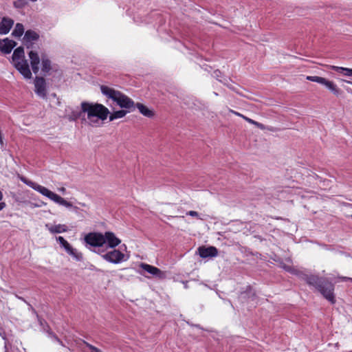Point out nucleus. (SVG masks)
I'll list each match as a JSON object with an SVG mask.
<instances>
[{
  "mask_svg": "<svg viewBox=\"0 0 352 352\" xmlns=\"http://www.w3.org/2000/svg\"><path fill=\"white\" fill-rule=\"evenodd\" d=\"M81 109L80 111H73L70 115L71 120H76L82 118V121L86 122L87 119L90 125L98 124L99 120H104L110 113L109 109L102 104L91 103L88 102H82L80 104Z\"/></svg>",
  "mask_w": 352,
  "mask_h": 352,
  "instance_id": "1",
  "label": "nucleus"
},
{
  "mask_svg": "<svg viewBox=\"0 0 352 352\" xmlns=\"http://www.w3.org/2000/svg\"><path fill=\"white\" fill-rule=\"evenodd\" d=\"M302 278L308 285L314 287L331 304L336 302L333 293L334 285L327 278L307 274H302Z\"/></svg>",
  "mask_w": 352,
  "mask_h": 352,
  "instance_id": "2",
  "label": "nucleus"
},
{
  "mask_svg": "<svg viewBox=\"0 0 352 352\" xmlns=\"http://www.w3.org/2000/svg\"><path fill=\"white\" fill-rule=\"evenodd\" d=\"M100 91L103 95L116 102L120 107L135 109L134 101L121 91L106 85H101Z\"/></svg>",
  "mask_w": 352,
  "mask_h": 352,
  "instance_id": "3",
  "label": "nucleus"
},
{
  "mask_svg": "<svg viewBox=\"0 0 352 352\" xmlns=\"http://www.w3.org/2000/svg\"><path fill=\"white\" fill-rule=\"evenodd\" d=\"M19 178L22 182L25 184L27 186L40 192L41 195L47 197V198L52 200L55 203L65 206L66 208L72 207V204L71 202L67 201V200H65L58 195L52 192L47 188L28 179V178L23 175H19Z\"/></svg>",
  "mask_w": 352,
  "mask_h": 352,
  "instance_id": "4",
  "label": "nucleus"
},
{
  "mask_svg": "<svg viewBox=\"0 0 352 352\" xmlns=\"http://www.w3.org/2000/svg\"><path fill=\"white\" fill-rule=\"evenodd\" d=\"M85 241L91 247L98 248V250H94V252L99 254L104 252V250L100 248L104 244V234L100 232L88 233L85 236Z\"/></svg>",
  "mask_w": 352,
  "mask_h": 352,
  "instance_id": "5",
  "label": "nucleus"
},
{
  "mask_svg": "<svg viewBox=\"0 0 352 352\" xmlns=\"http://www.w3.org/2000/svg\"><path fill=\"white\" fill-rule=\"evenodd\" d=\"M307 80L315 82H318L320 85H324L330 91H331L335 96H339L341 94V90L337 87V85L331 80L326 79L325 78L318 76H307Z\"/></svg>",
  "mask_w": 352,
  "mask_h": 352,
  "instance_id": "6",
  "label": "nucleus"
},
{
  "mask_svg": "<svg viewBox=\"0 0 352 352\" xmlns=\"http://www.w3.org/2000/svg\"><path fill=\"white\" fill-rule=\"evenodd\" d=\"M101 256L106 261L114 264H118L127 260L124 253L114 248L105 254H101Z\"/></svg>",
  "mask_w": 352,
  "mask_h": 352,
  "instance_id": "7",
  "label": "nucleus"
},
{
  "mask_svg": "<svg viewBox=\"0 0 352 352\" xmlns=\"http://www.w3.org/2000/svg\"><path fill=\"white\" fill-rule=\"evenodd\" d=\"M35 93L41 98L47 96L46 81L42 76H36L34 79Z\"/></svg>",
  "mask_w": 352,
  "mask_h": 352,
  "instance_id": "8",
  "label": "nucleus"
},
{
  "mask_svg": "<svg viewBox=\"0 0 352 352\" xmlns=\"http://www.w3.org/2000/svg\"><path fill=\"white\" fill-rule=\"evenodd\" d=\"M13 65L25 78L30 79L32 78V72L30 69L27 60L22 59L21 62H16Z\"/></svg>",
  "mask_w": 352,
  "mask_h": 352,
  "instance_id": "9",
  "label": "nucleus"
},
{
  "mask_svg": "<svg viewBox=\"0 0 352 352\" xmlns=\"http://www.w3.org/2000/svg\"><path fill=\"white\" fill-rule=\"evenodd\" d=\"M140 267L155 277L159 278L160 279L164 278L166 277L165 272H162L161 270L155 266L142 263L140 264Z\"/></svg>",
  "mask_w": 352,
  "mask_h": 352,
  "instance_id": "10",
  "label": "nucleus"
},
{
  "mask_svg": "<svg viewBox=\"0 0 352 352\" xmlns=\"http://www.w3.org/2000/svg\"><path fill=\"white\" fill-rule=\"evenodd\" d=\"M104 244L107 243V247L111 249L115 248L121 243V240L113 232L109 231L104 232Z\"/></svg>",
  "mask_w": 352,
  "mask_h": 352,
  "instance_id": "11",
  "label": "nucleus"
},
{
  "mask_svg": "<svg viewBox=\"0 0 352 352\" xmlns=\"http://www.w3.org/2000/svg\"><path fill=\"white\" fill-rule=\"evenodd\" d=\"M39 35L35 31L28 30L25 32L23 36V42L26 45L27 48H32L33 46V41L38 40Z\"/></svg>",
  "mask_w": 352,
  "mask_h": 352,
  "instance_id": "12",
  "label": "nucleus"
},
{
  "mask_svg": "<svg viewBox=\"0 0 352 352\" xmlns=\"http://www.w3.org/2000/svg\"><path fill=\"white\" fill-rule=\"evenodd\" d=\"M199 255L200 257L206 258L208 257H214L218 254V250L215 247H199L198 248Z\"/></svg>",
  "mask_w": 352,
  "mask_h": 352,
  "instance_id": "13",
  "label": "nucleus"
},
{
  "mask_svg": "<svg viewBox=\"0 0 352 352\" xmlns=\"http://www.w3.org/2000/svg\"><path fill=\"white\" fill-rule=\"evenodd\" d=\"M16 45V43L8 38L0 39V51L6 54H10L12 49Z\"/></svg>",
  "mask_w": 352,
  "mask_h": 352,
  "instance_id": "14",
  "label": "nucleus"
},
{
  "mask_svg": "<svg viewBox=\"0 0 352 352\" xmlns=\"http://www.w3.org/2000/svg\"><path fill=\"white\" fill-rule=\"evenodd\" d=\"M30 59V65L33 72L36 74L39 71L40 58L36 52L30 51L28 54Z\"/></svg>",
  "mask_w": 352,
  "mask_h": 352,
  "instance_id": "15",
  "label": "nucleus"
},
{
  "mask_svg": "<svg viewBox=\"0 0 352 352\" xmlns=\"http://www.w3.org/2000/svg\"><path fill=\"white\" fill-rule=\"evenodd\" d=\"M14 21L8 17H3L0 23V34H6L11 30Z\"/></svg>",
  "mask_w": 352,
  "mask_h": 352,
  "instance_id": "16",
  "label": "nucleus"
},
{
  "mask_svg": "<svg viewBox=\"0 0 352 352\" xmlns=\"http://www.w3.org/2000/svg\"><path fill=\"white\" fill-rule=\"evenodd\" d=\"M20 59H25L24 49L21 46L14 50L12 56V62L15 64L16 62H21Z\"/></svg>",
  "mask_w": 352,
  "mask_h": 352,
  "instance_id": "17",
  "label": "nucleus"
},
{
  "mask_svg": "<svg viewBox=\"0 0 352 352\" xmlns=\"http://www.w3.org/2000/svg\"><path fill=\"white\" fill-rule=\"evenodd\" d=\"M45 227L52 234L62 233L67 232L68 230L67 226L64 224H58L55 226L46 224Z\"/></svg>",
  "mask_w": 352,
  "mask_h": 352,
  "instance_id": "18",
  "label": "nucleus"
},
{
  "mask_svg": "<svg viewBox=\"0 0 352 352\" xmlns=\"http://www.w3.org/2000/svg\"><path fill=\"white\" fill-rule=\"evenodd\" d=\"M42 61V72L46 76L52 69L51 60L45 55L41 56Z\"/></svg>",
  "mask_w": 352,
  "mask_h": 352,
  "instance_id": "19",
  "label": "nucleus"
},
{
  "mask_svg": "<svg viewBox=\"0 0 352 352\" xmlns=\"http://www.w3.org/2000/svg\"><path fill=\"white\" fill-rule=\"evenodd\" d=\"M137 107L139 110V111L144 116L148 118H151L153 116L154 113L153 111L148 109L146 106H144L142 103H137L135 105V108Z\"/></svg>",
  "mask_w": 352,
  "mask_h": 352,
  "instance_id": "20",
  "label": "nucleus"
},
{
  "mask_svg": "<svg viewBox=\"0 0 352 352\" xmlns=\"http://www.w3.org/2000/svg\"><path fill=\"white\" fill-rule=\"evenodd\" d=\"M56 241L65 250L67 254L69 252H72V250L73 249L72 246L63 236H60L56 237Z\"/></svg>",
  "mask_w": 352,
  "mask_h": 352,
  "instance_id": "21",
  "label": "nucleus"
},
{
  "mask_svg": "<svg viewBox=\"0 0 352 352\" xmlns=\"http://www.w3.org/2000/svg\"><path fill=\"white\" fill-rule=\"evenodd\" d=\"M24 33V27L22 23H17L15 25L12 35L14 37H21Z\"/></svg>",
  "mask_w": 352,
  "mask_h": 352,
  "instance_id": "22",
  "label": "nucleus"
},
{
  "mask_svg": "<svg viewBox=\"0 0 352 352\" xmlns=\"http://www.w3.org/2000/svg\"><path fill=\"white\" fill-rule=\"evenodd\" d=\"M127 111L126 110H118L113 112L110 114L109 120L113 121L116 119L122 118L126 116Z\"/></svg>",
  "mask_w": 352,
  "mask_h": 352,
  "instance_id": "23",
  "label": "nucleus"
},
{
  "mask_svg": "<svg viewBox=\"0 0 352 352\" xmlns=\"http://www.w3.org/2000/svg\"><path fill=\"white\" fill-rule=\"evenodd\" d=\"M212 76L214 78H215L219 82H221L223 83L225 85L229 87V85H228V79H227V78L221 79L222 73H221V72L220 70H219V69L214 70L213 74H212Z\"/></svg>",
  "mask_w": 352,
  "mask_h": 352,
  "instance_id": "24",
  "label": "nucleus"
},
{
  "mask_svg": "<svg viewBox=\"0 0 352 352\" xmlns=\"http://www.w3.org/2000/svg\"><path fill=\"white\" fill-rule=\"evenodd\" d=\"M243 294L245 295V296H247L248 298H252V300H254L256 297V292L251 286H248L245 292Z\"/></svg>",
  "mask_w": 352,
  "mask_h": 352,
  "instance_id": "25",
  "label": "nucleus"
},
{
  "mask_svg": "<svg viewBox=\"0 0 352 352\" xmlns=\"http://www.w3.org/2000/svg\"><path fill=\"white\" fill-rule=\"evenodd\" d=\"M68 254H69L70 256H72V257H74L76 261H80L82 260L83 257H82V254L80 253V252H78L77 251V250L73 248L72 250V252H69L68 253Z\"/></svg>",
  "mask_w": 352,
  "mask_h": 352,
  "instance_id": "26",
  "label": "nucleus"
},
{
  "mask_svg": "<svg viewBox=\"0 0 352 352\" xmlns=\"http://www.w3.org/2000/svg\"><path fill=\"white\" fill-rule=\"evenodd\" d=\"M25 4L26 3L24 0H16L13 3L14 7L16 8H23Z\"/></svg>",
  "mask_w": 352,
  "mask_h": 352,
  "instance_id": "27",
  "label": "nucleus"
},
{
  "mask_svg": "<svg viewBox=\"0 0 352 352\" xmlns=\"http://www.w3.org/2000/svg\"><path fill=\"white\" fill-rule=\"evenodd\" d=\"M345 68L346 67H338V66H334V65H331V69L336 72H338V73H340V74H342L343 75L344 74V71H345Z\"/></svg>",
  "mask_w": 352,
  "mask_h": 352,
  "instance_id": "28",
  "label": "nucleus"
},
{
  "mask_svg": "<svg viewBox=\"0 0 352 352\" xmlns=\"http://www.w3.org/2000/svg\"><path fill=\"white\" fill-rule=\"evenodd\" d=\"M0 336L5 341V348H6L8 341L6 333L5 331H0Z\"/></svg>",
  "mask_w": 352,
  "mask_h": 352,
  "instance_id": "29",
  "label": "nucleus"
},
{
  "mask_svg": "<svg viewBox=\"0 0 352 352\" xmlns=\"http://www.w3.org/2000/svg\"><path fill=\"white\" fill-rule=\"evenodd\" d=\"M3 199V193L1 191H0V201ZM6 206V204L5 202L0 201V211L2 210Z\"/></svg>",
  "mask_w": 352,
  "mask_h": 352,
  "instance_id": "30",
  "label": "nucleus"
},
{
  "mask_svg": "<svg viewBox=\"0 0 352 352\" xmlns=\"http://www.w3.org/2000/svg\"><path fill=\"white\" fill-rule=\"evenodd\" d=\"M344 75L346 76H352V69L346 67Z\"/></svg>",
  "mask_w": 352,
  "mask_h": 352,
  "instance_id": "31",
  "label": "nucleus"
},
{
  "mask_svg": "<svg viewBox=\"0 0 352 352\" xmlns=\"http://www.w3.org/2000/svg\"><path fill=\"white\" fill-rule=\"evenodd\" d=\"M52 335V337L58 342L60 345L64 346L63 342L58 338V336L54 333H50Z\"/></svg>",
  "mask_w": 352,
  "mask_h": 352,
  "instance_id": "32",
  "label": "nucleus"
},
{
  "mask_svg": "<svg viewBox=\"0 0 352 352\" xmlns=\"http://www.w3.org/2000/svg\"><path fill=\"white\" fill-rule=\"evenodd\" d=\"M243 118L245 121H247L248 122H249V123H250V124H252L255 125V124H256V121H254V120H252V119H250V118H248V117H246V116H243Z\"/></svg>",
  "mask_w": 352,
  "mask_h": 352,
  "instance_id": "33",
  "label": "nucleus"
},
{
  "mask_svg": "<svg viewBox=\"0 0 352 352\" xmlns=\"http://www.w3.org/2000/svg\"><path fill=\"white\" fill-rule=\"evenodd\" d=\"M82 342L91 351V352H93V350L95 349L96 346L91 345V344L88 343L85 340H82Z\"/></svg>",
  "mask_w": 352,
  "mask_h": 352,
  "instance_id": "34",
  "label": "nucleus"
},
{
  "mask_svg": "<svg viewBox=\"0 0 352 352\" xmlns=\"http://www.w3.org/2000/svg\"><path fill=\"white\" fill-rule=\"evenodd\" d=\"M187 214L190 215V216H192V217H199L198 212H196V211H193V210H190V211L188 212Z\"/></svg>",
  "mask_w": 352,
  "mask_h": 352,
  "instance_id": "35",
  "label": "nucleus"
},
{
  "mask_svg": "<svg viewBox=\"0 0 352 352\" xmlns=\"http://www.w3.org/2000/svg\"><path fill=\"white\" fill-rule=\"evenodd\" d=\"M255 126H256L258 128H259L261 129H265V126L263 124H261L260 122H256Z\"/></svg>",
  "mask_w": 352,
  "mask_h": 352,
  "instance_id": "36",
  "label": "nucleus"
},
{
  "mask_svg": "<svg viewBox=\"0 0 352 352\" xmlns=\"http://www.w3.org/2000/svg\"><path fill=\"white\" fill-rule=\"evenodd\" d=\"M231 112H232V113H234V114H235V115H236V116H239V117H241V118H243V116H244L243 115L241 114L240 113L236 112V111H233V110H231Z\"/></svg>",
  "mask_w": 352,
  "mask_h": 352,
  "instance_id": "37",
  "label": "nucleus"
},
{
  "mask_svg": "<svg viewBox=\"0 0 352 352\" xmlns=\"http://www.w3.org/2000/svg\"><path fill=\"white\" fill-rule=\"evenodd\" d=\"M340 278H341L342 280H351V281H352V278H349V277L343 276V277H341Z\"/></svg>",
  "mask_w": 352,
  "mask_h": 352,
  "instance_id": "38",
  "label": "nucleus"
},
{
  "mask_svg": "<svg viewBox=\"0 0 352 352\" xmlns=\"http://www.w3.org/2000/svg\"><path fill=\"white\" fill-rule=\"evenodd\" d=\"M93 352H102V351L98 348L95 347V349L93 350Z\"/></svg>",
  "mask_w": 352,
  "mask_h": 352,
  "instance_id": "39",
  "label": "nucleus"
},
{
  "mask_svg": "<svg viewBox=\"0 0 352 352\" xmlns=\"http://www.w3.org/2000/svg\"><path fill=\"white\" fill-rule=\"evenodd\" d=\"M283 267H284V269H285V270H287V271H290V269H291V267H290L285 265Z\"/></svg>",
  "mask_w": 352,
  "mask_h": 352,
  "instance_id": "40",
  "label": "nucleus"
},
{
  "mask_svg": "<svg viewBox=\"0 0 352 352\" xmlns=\"http://www.w3.org/2000/svg\"><path fill=\"white\" fill-rule=\"evenodd\" d=\"M341 80L352 85V82L350 80H343V79H342Z\"/></svg>",
  "mask_w": 352,
  "mask_h": 352,
  "instance_id": "41",
  "label": "nucleus"
},
{
  "mask_svg": "<svg viewBox=\"0 0 352 352\" xmlns=\"http://www.w3.org/2000/svg\"><path fill=\"white\" fill-rule=\"evenodd\" d=\"M14 199L16 201H19V198H18V197H15Z\"/></svg>",
  "mask_w": 352,
  "mask_h": 352,
  "instance_id": "42",
  "label": "nucleus"
},
{
  "mask_svg": "<svg viewBox=\"0 0 352 352\" xmlns=\"http://www.w3.org/2000/svg\"><path fill=\"white\" fill-rule=\"evenodd\" d=\"M60 190H61L62 192H65V188H62L60 189Z\"/></svg>",
  "mask_w": 352,
  "mask_h": 352,
  "instance_id": "43",
  "label": "nucleus"
},
{
  "mask_svg": "<svg viewBox=\"0 0 352 352\" xmlns=\"http://www.w3.org/2000/svg\"><path fill=\"white\" fill-rule=\"evenodd\" d=\"M32 2H36L37 0H30Z\"/></svg>",
  "mask_w": 352,
  "mask_h": 352,
  "instance_id": "44",
  "label": "nucleus"
},
{
  "mask_svg": "<svg viewBox=\"0 0 352 352\" xmlns=\"http://www.w3.org/2000/svg\"><path fill=\"white\" fill-rule=\"evenodd\" d=\"M214 94L215 96H218V94H217V92H214Z\"/></svg>",
  "mask_w": 352,
  "mask_h": 352,
  "instance_id": "45",
  "label": "nucleus"
},
{
  "mask_svg": "<svg viewBox=\"0 0 352 352\" xmlns=\"http://www.w3.org/2000/svg\"><path fill=\"white\" fill-rule=\"evenodd\" d=\"M196 327H199V324L195 325Z\"/></svg>",
  "mask_w": 352,
  "mask_h": 352,
  "instance_id": "46",
  "label": "nucleus"
}]
</instances>
